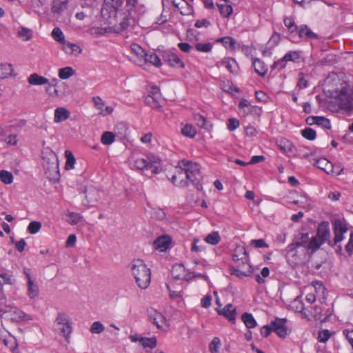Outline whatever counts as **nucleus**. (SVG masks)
<instances>
[{"mask_svg":"<svg viewBox=\"0 0 353 353\" xmlns=\"http://www.w3.org/2000/svg\"><path fill=\"white\" fill-rule=\"evenodd\" d=\"M101 16L114 32H121L130 26L123 0H104Z\"/></svg>","mask_w":353,"mask_h":353,"instance_id":"1","label":"nucleus"},{"mask_svg":"<svg viewBox=\"0 0 353 353\" xmlns=\"http://www.w3.org/2000/svg\"><path fill=\"white\" fill-rule=\"evenodd\" d=\"M200 165L193 161L181 160L174 169V174L171 178L172 183L180 188H186L192 183L198 190H202L200 183L201 178Z\"/></svg>","mask_w":353,"mask_h":353,"instance_id":"2","label":"nucleus"},{"mask_svg":"<svg viewBox=\"0 0 353 353\" xmlns=\"http://www.w3.org/2000/svg\"><path fill=\"white\" fill-rule=\"evenodd\" d=\"M347 232L346 223L341 219H335L333 222L334 237L332 240L330 239L331 234L327 221H323L319 225L316 236L323 243H327L330 246L334 248L344 239V234Z\"/></svg>","mask_w":353,"mask_h":353,"instance_id":"3","label":"nucleus"},{"mask_svg":"<svg viewBox=\"0 0 353 353\" xmlns=\"http://www.w3.org/2000/svg\"><path fill=\"white\" fill-rule=\"evenodd\" d=\"M330 92L332 102L336 103L339 108L347 112L353 110V89L346 82L341 83L336 88L328 89Z\"/></svg>","mask_w":353,"mask_h":353,"instance_id":"4","label":"nucleus"},{"mask_svg":"<svg viewBox=\"0 0 353 353\" xmlns=\"http://www.w3.org/2000/svg\"><path fill=\"white\" fill-rule=\"evenodd\" d=\"M130 270L139 288L146 289L151 281L150 269L141 259H134L130 263Z\"/></svg>","mask_w":353,"mask_h":353,"instance_id":"5","label":"nucleus"},{"mask_svg":"<svg viewBox=\"0 0 353 353\" xmlns=\"http://www.w3.org/2000/svg\"><path fill=\"white\" fill-rule=\"evenodd\" d=\"M42 164L48 177L54 179L59 175V163L56 154L49 148L42 151Z\"/></svg>","mask_w":353,"mask_h":353,"instance_id":"6","label":"nucleus"},{"mask_svg":"<svg viewBox=\"0 0 353 353\" xmlns=\"http://www.w3.org/2000/svg\"><path fill=\"white\" fill-rule=\"evenodd\" d=\"M72 330V322L70 316L64 312H59L53 324V331L69 342Z\"/></svg>","mask_w":353,"mask_h":353,"instance_id":"7","label":"nucleus"},{"mask_svg":"<svg viewBox=\"0 0 353 353\" xmlns=\"http://www.w3.org/2000/svg\"><path fill=\"white\" fill-rule=\"evenodd\" d=\"M124 12H126L128 20L130 23L131 20L145 13V7L139 0H126Z\"/></svg>","mask_w":353,"mask_h":353,"instance_id":"8","label":"nucleus"},{"mask_svg":"<svg viewBox=\"0 0 353 353\" xmlns=\"http://www.w3.org/2000/svg\"><path fill=\"white\" fill-rule=\"evenodd\" d=\"M233 260L237 263L238 268H250L249 256L243 246H236L234 250Z\"/></svg>","mask_w":353,"mask_h":353,"instance_id":"9","label":"nucleus"},{"mask_svg":"<svg viewBox=\"0 0 353 353\" xmlns=\"http://www.w3.org/2000/svg\"><path fill=\"white\" fill-rule=\"evenodd\" d=\"M84 193L85 194V202L83 204L86 206H94L101 198L100 191L94 186L87 187Z\"/></svg>","mask_w":353,"mask_h":353,"instance_id":"10","label":"nucleus"},{"mask_svg":"<svg viewBox=\"0 0 353 353\" xmlns=\"http://www.w3.org/2000/svg\"><path fill=\"white\" fill-rule=\"evenodd\" d=\"M286 319H279L276 318L274 321L271 322V325L278 336L281 338H285L289 333L290 331L286 326Z\"/></svg>","mask_w":353,"mask_h":353,"instance_id":"11","label":"nucleus"},{"mask_svg":"<svg viewBox=\"0 0 353 353\" xmlns=\"http://www.w3.org/2000/svg\"><path fill=\"white\" fill-rule=\"evenodd\" d=\"M300 56L298 52L296 51H290L286 53L284 57L279 59V61L274 63L272 65V68H279V69H282L285 67V62L287 61H296L299 59Z\"/></svg>","mask_w":353,"mask_h":353,"instance_id":"12","label":"nucleus"},{"mask_svg":"<svg viewBox=\"0 0 353 353\" xmlns=\"http://www.w3.org/2000/svg\"><path fill=\"white\" fill-rule=\"evenodd\" d=\"M95 108L99 111V114L103 116L110 114L113 111V108L106 105L105 102L99 97H94L92 99Z\"/></svg>","mask_w":353,"mask_h":353,"instance_id":"13","label":"nucleus"},{"mask_svg":"<svg viewBox=\"0 0 353 353\" xmlns=\"http://www.w3.org/2000/svg\"><path fill=\"white\" fill-rule=\"evenodd\" d=\"M217 67L224 66L232 74H237L239 72V66L236 61L230 57H225L220 62L216 63Z\"/></svg>","mask_w":353,"mask_h":353,"instance_id":"14","label":"nucleus"},{"mask_svg":"<svg viewBox=\"0 0 353 353\" xmlns=\"http://www.w3.org/2000/svg\"><path fill=\"white\" fill-rule=\"evenodd\" d=\"M307 124L312 125L316 124L319 126H322L325 129H330L331 125L330 120L323 117H314L311 116L306 119Z\"/></svg>","mask_w":353,"mask_h":353,"instance_id":"15","label":"nucleus"},{"mask_svg":"<svg viewBox=\"0 0 353 353\" xmlns=\"http://www.w3.org/2000/svg\"><path fill=\"white\" fill-rule=\"evenodd\" d=\"M171 241V238L168 235H165L158 237L153 244L156 250L164 252L170 248Z\"/></svg>","mask_w":353,"mask_h":353,"instance_id":"16","label":"nucleus"},{"mask_svg":"<svg viewBox=\"0 0 353 353\" xmlns=\"http://www.w3.org/2000/svg\"><path fill=\"white\" fill-rule=\"evenodd\" d=\"M39 289L35 279L30 278L27 283V294L30 299L37 298L39 295Z\"/></svg>","mask_w":353,"mask_h":353,"instance_id":"17","label":"nucleus"},{"mask_svg":"<svg viewBox=\"0 0 353 353\" xmlns=\"http://www.w3.org/2000/svg\"><path fill=\"white\" fill-rule=\"evenodd\" d=\"M277 144L283 153L288 156L295 155V146L291 141L287 139H281Z\"/></svg>","mask_w":353,"mask_h":353,"instance_id":"18","label":"nucleus"},{"mask_svg":"<svg viewBox=\"0 0 353 353\" xmlns=\"http://www.w3.org/2000/svg\"><path fill=\"white\" fill-rule=\"evenodd\" d=\"M171 274L174 279L180 280L184 279L188 280L189 276L185 274V267L181 264H175L172 269Z\"/></svg>","mask_w":353,"mask_h":353,"instance_id":"19","label":"nucleus"},{"mask_svg":"<svg viewBox=\"0 0 353 353\" xmlns=\"http://www.w3.org/2000/svg\"><path fill=\"white\" fill-rule=\"evenodd\" d=\"M219 314L224 316L230 321H234L236 318V309L232 304H227L222 310H218Z\"/></svg>","mask_w":353,"mask_h":353,"instance_id":"20","label":"nucleus"},{"mask_svg":"<svg viewBox=\"0 0 353 353\" xmlns=\"http://www.w3.org/2000/svg\"><path fill=\"white\" fill-rule=\"evenodd\" d=\"M62 47L65 53L68 54L79 55L82 51L80 46L69 41L63 42Z\"/></svg>","mask_w":353,"mask_h":353,"instance_id":"21","label":"nucleus"},{"mask_svg":"<svg viewBox=\"0 0 353 353\" xmlns=\"http://www.w3.org/2000/svg\"><path fill=\"white\" fill-rule=\"evenodd\" d=\"M28 81L30 85H42L48 84L49 79L39 75L37 73H34L30 75V77L28 79Z\"/></svg>","mask_w":353,"mask_h":353,"instance_id":"22","label":"nucleus"},{"mask_svg":"<svg viewBox=\"0 0 353 353\" xmlns=\"http://www.w3.org/2000/svg\"><path fill=\"white\" fill-rule=\"evenodd\" d=\"M297 30L301 38L318 39V35L313 32L306 25L300 26Z\"/></svg>","mask_w":353,"mask_h":353,"instance_id":"23","label":"nucleus"},{"mask_svg":"<svg viewBox=\"0 0 353 353\" xmlns=\"http://www.w3.org/2000/svg\"><path fill=\"white\" fill-rule=\"evenodd\" d=\"M11 318L12 320L14 321H28L32 320V317L30 315L26 314L22 310L17 308L11 311Z\"/></svg>","mask_w":353,"mask_h":353,"instance_id":"24","label":"nucleus"},{"mask_svg":"<svg viewBox=\"0 0 353 353\" xmlns=\"http://www.w3.org/2000/svg\"><path fill=\"white\" fill-rule=\"evenodd\" d=\"M70 117V112L65 108H57L54 110V121L56 123H60L68 119Z\"/></svg>","mask_w":353,"mask_h":353,"instance_id":"25","label":"nucleus"},{"mask_svg":"<svg viewBox=\"0 0 353 353\" xmlns=\"http://www.w3.org/2000/svg\"><path fill=\"white\" fill-rule=\"evenodd\" d=\"M145 56V68L146 70L148 63H152L156 67H159L161 65V61L159 57L154 52H146Z\"/></svg>","mask_w":353,"mask_h":353,"instance_id":"26","label":"nucleus"},{"mask_svg":"<svg viewBox=\"0 0 353 353\" xmlns=\"http://www.w3.org/2000/svg\"><path fill=\"white\" fill-rule=\"evenodd\" d=\"M70 0H54L53 1L52 11L54 13L61 14L68 8V3Z\"/></svg>","mask_w":353,"mask_h":353,"instance_id":"27","label":"nucleus"},{"mask_svg":"<svg viewBox=\"0 0 353 353\" xmlns=\"http://www.w3.org/2000/svg\"><path fill=\"white\" fill-rule=\"evenodd\" d=\"M165 60L168 62V63L173 66L176 68H184V63L181 60V59L175 54L174 53H170L166 54Z\"/></svg>","mask_w":353,"mask_h":353,"instance_id":"28","label":"nucleus"},{"mask_svg":"<svg viewBox=\"0 0 353 353\" xmlns=\"http://www.w3.org/2000/svg\"><path fill=\"white\" fill-rule=\"evenodd\" d=\"M241 320L248 329L254 328L257 325L256 320L250 313H243L241 316Z\"/></svg>","mask_w":353,"mask_h":353,"instance_id":"29","label":"nucleus"},{"mask_svg":"<svg viewBox=\"0 0 353 353\" xmlns=\"http://www.w3.org/2000/svg\"><path fill=\"white\" fill-rule=\"evenodd\" d=\"M253 67L256 73H258L260 76L263 77L267 71L268 68L263 61L259 59H255L253 61Z\"/></svg>","mask_w":353,"mask_h":353,"instance_id":"30","label":"nucleus"},{"mask_svg":"<svg viewBox=\"0 0 353 353\" xmlns=\"http://www.w3.org/2000/svg\"><path fill=\"white\" fill-rule=\"evenodd\" d=\"M82 219L83 217L78 213L70 211L65 212V221L71 225H77L81 222Z\"/></svg>","mask_w":353,"mask_h":353,"instance_id":"31","label":"nucleus"},{"mask_svg":"<svg viewBox=\"0 0 353 353\" xmlns=\"http://www.w3.org/2000/svg\"><path fill=\"white\" fill-rule=\"evenodd\" d=\"M146 158H138L134 161V165L138 169L144 171L150 170L148 166H152Z\"/></svg>","mask_w":353,"mask_h":353,"instance_id":"32","label":"nucleus"},{"mask_svg":"<svg viewBox=\"0 0 353 353\" xmlns=\"http://www.w3.org/2000/svg\"><path fill=\"white\" fill-rule=\"evenodd\" d=\"M17 35L23 41H28L32 37V31L27 28L21 26L18 28Z\"/></svg>","mask_w":353,"mask_h":353,"instance_id":"33","label":"nucleus"},{"mask_svg":"<svg viewBox=\"0 0 353 353\" xmlns=\"http://www.w3.org/2000/svg\"><path fill=\"white\" fill-rule=\"evenodd\" d=\"M150 319L158 328H161L165 323V318L161 313L157 312L150 316Z\"/></svg>","mask_w":353,"mask_h":353,"instance_id":"34","label":"nucleus"},{"mask_svg":"<svg viewBox=\"0 0 353 353\" xmlns=\"http://www.w3.org/2000/svg\"><path fill=\"white\" fill-rule=\"evenodd\" d=\"M194 119L196 125L200 128L208 130L212 126L211 124L206 121L205 118L199 114H195Z\"/></svg>","mask_w":353,"mask_h":353,"instance_id":"35","label":"nucleus"},{"mask_svg":"<svg viewBox=\"0 0 353 353\" xmlns=\"http://www.w3.org/2000/svg\"><path fill=\"white\" fill-rule=\"evenodd\" d=\"M159 99L152 95H148L145 99V103L147 105L154 109H161V106L159 103Z\"/></svg>","mask_w":353,"mask_h":353,"instance_id":"36","label":"nucleus"},{"mask_svg":"<svg viewBox=\"0 0 353 353\" xmlns=\"http://www.w3.org/2000/svg\"><path fill=\"white\" fill-rule=\"evenodd\" d=\"M146 159L148 160V161H150V164H151L152 165L148 166L150 170H151V175L154 174H157L159 172V168L156 164L160 163V159L154 156H148L146 157Z\"/></svg>","mask_w":353,"mask_h":353,"instance_id":"37","label":"nucleus"},{"mask_svg":"<svg viewBox=\"0 0 353 353\" xmlns=\"http://www.w3.org/2000/svg\"><path fill=\"white\" fill-rule=\"evenodd\" d=\"M74 73L75 71L72 67H65L59 70V77L61 79H68Z\"/></svg>","mask_w":353,"mask_h":353,"instance_id":"38","label":"nucleus"},{"mask_svg":"<svg viewBox=\"0 0 353 353\" xmlns=\"http://www.w3.org/2000/svg\"><path fill=\"white\" fill-rule=\"evenodd\" d=\"M57 83V79H53L52 83H48V86L46 88V92L52 97H59L60 94L59 91L54 88Z\"/></svg>","mask_w":353,"mask_h":353,"instance_id":"39","label":"nucleus"},{"mask_svg":"<svg viewBox=\"0 0 353 353\" xmlns=\"http://www.w3.org/2000/svg\"><path fill=\"white\" fill-rule=\"evenodd\" d=\"M251 266L246 269L245 268H232V274L239 277L243 278L248 276L251 273Z\"/></svg>","mask_w":353,"mask_h":353,"instance_id":"40","label":"nucleus"},{"mask_svg":"<svg viewBox=\"0 0 353 353\" xmlns=\"http://www.w3.org/2000/svg\"><path fill=\"white\" fill-rule=\"evenodd\" d=\"M313 164L318 168L324 170L327 173H329L328 169L330 168L331 165L330 163L325 158L316 159L315 160Z\"/></svg>","mask_w":353,"mask_h":353,"instance_id":"41","label":"nucleus"},{"mask_svg":"<svg viewBox=\"0 0 353 353\" xmlns=\"http://www.w3.org/2000/svg\"><path fill=\"white\" fill-rule=\"evenodd\" d=\"M13 68L11 64L0 65V79H4L12 74Z\"/></svg>","mask_w":353,"mask_h":353,"instance_id":"42","label":"nucleus"},{"mask_svg":"<svg viewBox=\"0 0 353 353\" xmlns=\"http://www.w3.org/2000/svg\"><path fill=\"white\" fill-rule=\"evenodd\" d=\"M221 241V236L218 232H213L205 238V241L210 245H216Z\"/></svg>","mask_w":353,"mask_h":353,"instance_id":"43","label":"nucleus"},{"mask_svg":"<svg viewBox=\"0 0 353 353\" xmlns=\"http://www.w3.org/2000/svg\"><path fill=\"white\" fill-rule=\"evenodd\" d=\"M216 41L221 42L227 48L232 50L235 48L236 41L230 37H225L218 39Z\"/></svg>","mask_w":353,"mask_h":353,"instance_id":"44","label":"nucleus"},{"mask_svg":"<svg viewBox=\"0 0 353 353\" xmlns=\"http://www.w3.org/2000/svg\"><path fill=\"white\" fill-rule=\"evenodd\" d=\"M323 243H324L315 235L310 241L307 245V249L314 252L317 250Z\"/></svg>","mask_w":353,"mask_h":353,"instance_id":"45","label":"nucleus"},{"mask_svg":"<svg viewBox=\"0 0 353 353\" xmlns=\"http://www.w3.org/2000/svg\"><path fill=\"white\" fill-rule=\"evenodd\" d=\"M141 345L143 347H149L150 349H153L157 345V339L156 337H143V339H141Z\"/></svg>","mask_w":353,"mask_h":353,"instance_id":"46","label":"nucleus"},{"mask_svg":"<svg viewBox=\"0 0 353 353\" xmlns=\"http://www.w3.org/2000/svg\"><path fill=\"white\" fill-rule=\"evenodd\" d=\"M65 156L67 159L65 165V168L66 170L72 169L74 168V165L75 163V158H74L73 154L72 153L71 151L66 150L65 152Z\"/></svg>","mask_w":353,"mask_h":353,"instance_id":"47","label":"nucleus"},{"mask_svg":"<svg viewBox=\"0 0 353 353\" xmlns=\"http://www.w3.org/2000/svg\"><path fill=\"white\" fill-rule=\"evenodd\" d=\"M115 139V135L112 132H105L101 138V141L103 145H110Z\"/></svg>","mask_w":353,"mask_h":353,"instance_id":"48","label":"nucleus"},{"mask_svg":"<svg viewBox=\"0 0 353 353\" xmlns=\"http://www.w3.org/2000/svg\"><path fill=\"white\" fill-rule=\"evenodd\" d=\"M217 6L223 17H229L233 12L230 5L218 4Z\"/></svg>","mask_w":353,"mask_h":353,"instance_id":"49","label":"nucleus"},{"mask_svg":"<svg viewBox=\"0 0 353 353\" xmlns=\"http://www.w3.org/2000/svg\"><path fill=\"white\" fill-rule=\"evenodd\" d=\"M181 133L185 137L192 138L195 136L196 131L192 125L186 124L181 128Z\"/></svg>","mask_w":353,"mask_h":353,"instance_id":"50","label":"nucleus"},{"mask_svg":"<svg viewBox=\"0 0 353 353\" xmlns=\"http://www.w3.org/2000/svg\"><path fill=\"white\" fill-rule=\"evenodd\" d=\"M340 80L336 73L330 74L325 79V84L327 86L332 87V85L337 86Z\"/></svg>","mask_w":353,"mask_h":353,"instance_id":"51","label":"nucleus"},{"mask_svg":"<svg viewBox=\"0 0 353 353\" xmlns=\"http://www.w3.org/2000/svg\"><path fill=\"white\" fill-rule=\"evenodd\" d=\"M52 37L55 41L60 42L62 45L63 42H65L64 40L63 33L59 28H55L53 29L52 32Z\"/></svg>","mask_w":353,"mask_h":353,"instance_id":"52","label":"nucleus"},{"mask_svg":"<svg viewBox=\"0 0 353 353\" xmlns=\"http://www.w3.org/2000/svg\"><path fill=\"white\" fill-rule=\"evenodd\" d=\"M220 345V339L217 337H214L209 345V351L211 353H219Z\"/></svg>","mask_w":353,"mask_h":353,"instance_id":"53","label":"nucleus"},{"mask_svg":"<svg viewBox=\"0 0 353 353\" xmlns=\"http://www.w3.org/2000/svg\"><path fill=\"white\" fill-rule=\"evenodd\" d=\"M0 180L6 184H10L13 181V176L12 173L6 171H0Z\"/></svg>","mask_w":353,"mask_h":353,"instance_id":"54","label":"nucleus"},{"mask_svg":"<svg viewBox=\"0 0 353 353\" xmlns=\"http://www.w3.org/2000/svg\"><path fill=\"white\" fill-rule=\"evenodd\" d=\"M105 330L103 325L99 321L94 322L90 329V331L92 334H100Z\"/></svg>","mask_w":353,"mask_h":353,"instance_id":"55","label":"nucleus"},{"mask_svg":"<svg viewBox=\"0 0 353 353\" xmlns=\"http://www.w3.org/2000/svg\"><path fill=\"white\" fill-rule=\"evenodd\" d=\"M176 9L182 15L190 14L193 11L192 6L190 4H189L187 1L185 6L181 4L179 5V7L176 8Z\"/></svg>","mask_w":353,"mask_h":353,"instance_id":"56","label":"nucleus"},{"mask_svg":"<svg viewBox=\"0 0 353 353\" xmlns=\"http://www.w3.org/2000/svg\"><path fill=\"white\" fill-rule=\"evenodd\" d=\"M281 37L279 34L274 32L267 43L266 48H272L276 46L280 41Z\"/></svg>","mask_w":353,"mask_h":353,"instance_id":"57","label":"nucleus"},{"mask_svg":"<svg viewBox=\"0 0 353 353\" xmlns=\"http://www.w3.org/2000/svg\"><path fill=\"white\" fill-rule=\"evenodd\" d=\"M302 136L308 139L314 140L316 138V132L310 128H306L301 131Z\"/></svg>","mask_w":353,"mask_h":353,"instance_id":"58","label":"nucleus"},{"mask_svg":"<svg viewBox=\"0 0 353 353\" xmlns=\"http://www.w3.org/2000/svg\"><path fill=\"white\" fill-rule=\"evenodd\" d=\"M195 48L199 52H209L212 50V46L210 43H197L195 45Z\"/></svg>","mask_w":353,"mask_h":353,"instance_id":"59","label":"nucleus"},{"mask_svg":"<svg viewBox=\"0 0 353 353\" xmlns=\"http://www.w3.org/2000/svg\"><path fill=\"white\" fill-rule=\"evenodd\" d=\"M41 228V224L39 221H32L30 223L28 230L30 234H36Z\"/></svg>","mask_w":353,"mask_h":353,"instance_id":"60","label":"nucleus"},{"mask_svg":"<svg viewBox=\"0 0 353 353\" xmlns=\"http://www.w3.org/2000/svg\"><path fill=\"white\" fill-rule=\"evenodd\" d=\"M283 22H284L285 26L289 29V30L291 32H294V31L297 30L299 28L298 27H296L294 25V21L291 17H285L284 19Z\"/></svg>","mask_w":353,"mask_h":353,"instance_id":"61","label":"nucleus"},{"mask_svg":"<svg viewBox=\"0 0 353 353\" xmlns=\"http://www.w3.org/2000/svg\"><path fill=\"white\" fill-rule=\"evenodd\" d=\"M308 81L305 79V76L303 73L299 74V81L297 82V86L300 89H303L308 87Z\"/></svg>","mask_w":353,"mask_h":353,"instance_id":"62","label":"nucleus"},{"mask_svg":"<svg viewBox=\"0 0 353 353\" xmlns=\"http://www.w3.org/2000/svg\"><path fill=\"white\" fill-rule=\"evenodd\" d=\"M131 50L135 56H144L145 51L138 44L133 43L130 46Z\"/></svg>","mask_w":353,"mask_h":353,"instance_id":"63","label":"nucleus"},{"mask_svg":"<svg viewBox=\"0 0 353 353\" xmlns=\"http://www.w3.org/2000/svg\"><path fill=\"white\" fill-rule=\"evenodd\" d=\"M345 251L347 252L349 256L353 254V232L350 234L349 241L345 245Z\"/></svg>","mask_w":353,"mask_h":353,"instance_id":"64","label":"nucleus"}]
</instances>
